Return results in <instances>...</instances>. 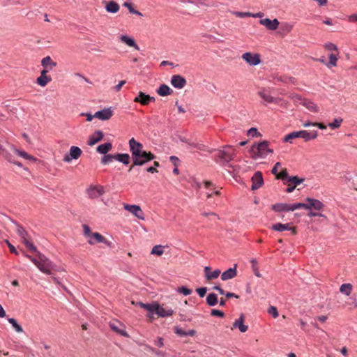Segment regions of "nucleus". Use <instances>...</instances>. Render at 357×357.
Masks as SVG:
<instances>
[{
	"label": "nucleus",
	"instance_id": "f257e3e1",
	"mask_svg": "<svg viewBox=\"0 0 357 357\" xmlns=\"http://www.w3.org/2000/svg\"><path fill=\"white\" fill-rule=\"evenodd\" d=\"M129 148L132 160V165L130 167L129 171L132 170L133 166H142L156 158L150 151H144L142 144L136 141L133 137L129 140Z\"/></svg>",
	"mask_w": 357,
	"mask_h": 357
},
{
	"label": "nucleus",
	"instance_id": "f03ea898",
	"mask_svg": "<svg viewBox=\"0 0 357 357\" xmlns=\"http://www.w3.org/2000/svg\"><path fill=\"white\" fill-rule=\"evenodd\" d=\"M27 257L43 273L50 275L56 269V265L44 255L39 254L38 259L29 255Z\"/></svg>",
	"mask_w": 357,
	"mask_h": 357
},
{
	"label": "nucleus",
	"instance_id": "7ed1b4c3",
	"mask_svg": "<svg viewBox=\"0 0 357 357\" xmlns=\"http://www.w3.org/2000/svg\"><path fill=\"white\" fill-rule=\"evenodd\" d=\"M317 130H299L294 131L287 135L284 138V142L292 143L291 140L296 138H303L305 141H310L317 137Z\"/></svg>",
	"mask_w": 357,
	"mask_h": 357
},
{
	"label": "nucleus",
	"instance_id": "20e7f679",
	"mask_svg": "<svg viewBox=\"0 0 357 357\" xmlns=\"http://www.w3.org/2000/svg\"><path fill=\"white\" fill-rule=\"evenodd\" d=\"M252 151L255 158H264L267 156L268 153H273V151L268 148V142L267 141H263L257 146L253 145Z\"/></svg>",
	"mask_w": 357,
	"mask_h": 357
},
{
	"label": "nucleus",
	"instance_id": "39448f33",
	"mask_svg": "<svg viewBox=\"0 0 357 357\" xmlns=\"http://www.w3.org/2000/svg\"><path fill=\"white\" fill-rule=\"evenodd\" d=\"M301 206H303L299 204V203H294V204L278 203V204H273L272 206V209L275 212H288V211H294L296 209H299V208H301Z\"/></svg>",
	"mask_w": 357,
	"mask_h": 357
},
{
	"label": "nucleus",
	"instance_id": "423d86ee",
	"mask_svg": "<svg viewBox=\"0 0 357 357\" xmlns=\"http://www.w3.org/2000/svg\"><path fill=\"white\" fill-rule=\"evenodd\" d=\"M294 99L296 102H298L300 104L305 107L309 111L314 113L319 112V107L312 100L307 98H303L298 95L294 96Z\"/></svg>",
	"mask_w": 357,
	"mask_h": 357
},
{
	"label": "nucleus",
	"instance_id": "0eeeda50",
	"mask_svg": "<svg viewBox=\"0 0 357 357\" xmlns=\"http://www.w3.org/2000/svg\"><path fill=\"white\" fill-rule=\"evenodd\" d=\"M235 156V150L231 146H225L222 150L219 151L218 157L225 162H229Z\"/></svg>",
	"mask_w": 357,
	"mask_h": 357
},
{
	"label": "nucleus",
	"instance_id": "6e6552de",
	"mask_svg": "<svg viewBox=\"0 0 357 357\" xmlns=\"http://www.w3.org/2000/svg\"><path fill=\"white\" fill-rule=\"evenodd\" d=\"M307 204L305 203H299V204L303 205V206H301V208H305L307 210H310L311 208H314V210L321 211L323 209L324 205V204L318 199H315L313 198H307L306 199Z\"/></svg>",
	"mask_w": 357,
	"mask_h": 357
},
{
	"label": "nucleus",
	"instance_id": "1a4fd4ad",
	"mask_svg": "<svg viewBox=\"0 0 357 357\" xmlns=\"http://www.w3.org/2000/svg\"><path fill=\"white\" fill-rule=\"evenodd\" d=\"M86 191L90 199H96L105 193L104 187L102 185H91Z\"/></svg>",
	"mask_w": 357,
	"mask_h": 357
},
{
	"label": "nucleus",
	"instance_id": "9d476101",
	"mask_svg": "<svg viewBox=\"0 0 357 357\" xmlns=\"http://www.w3.org/2000/svg\"><path fill=\"white\" fill-rule=\"evenodd\" d=\"M123 208L138 219L144 220V213L139 206L126 204Z\"/></svg>",
	"mask_w": 357,
	"mask_h": 357
},
{
	"label": "nucleus",
	"instance_id": "9b49d317",
	"mask_svg": "<svg viewBox=\"0 0 357 357\" xmlns=\"http://www.w3.org/2000/svg\"><path fill=\"white\" fill-rule=\"evenodd\" d=\"M82 153V151L80 148L72 146L70 149L69 153L64 155L63 160L66 162H70L72 160H77L81 156Z\"/></svg>",
	"mask_w": 357,
	"mask_h": 357
},
{
	"label": "nucleus",
	"instance_id": "f8f14e48",
	"mask_svg": "<svg viewBox=\"0 0 357 357\" xmlns=\"http://www.w3.org/2000/svg\"><path fill=\"white\" fill-rule=\"evenodd\" d=\"M109 326L113 331L121 336L126 337L129 336L128 333L125 330V326L122 323L115 320L110 321Z\"/></svg>",
	"mask_w": 357,
	"mask_h": 357
},
{
	"label": "nucleus",
	"instance_id": "ddd939ff",
	"mask_svg": "<svg viewBox=\"0 0 357 357\" xmlns=\"http://www.w3.org/2000/svg\"><path fill=\"white\" fill-rule=\"evenodd\" d=\"M242 59L250 66H257L261 63V59L258 54L245 52L242 55Z\"/></svg>",
	"mask_w": 357,
	"mask_h": 357
},
{
	"label": "nucleus",
	"instance_id": "4468645a",
	"mask_svg": "<svg viewBox=\"0 0 357 357\" xmlns=\"http://www.w3.org/2000/svg\"><path fill=\"white\" fill-rule=\"evenodd\" d=\"M252 190H257L264 184L263 176L261 172H256L252 177Z\"/></svg>",
	"mask_w": 357,
	"mask_h": 357
},
{
	"label": "nucleus",
	"instance_id": "2eb2a0df",
	"mask_svg": "<svg viewBox=\"0 0 357 357\" xmlns=\"http://www.w3.org/2000/svg\"><path fill=\"white\" fill-rule=\"evenodd\" d=\"M154 97L150 96L149 95L145 94L140 91L139 94L135 98L134 102H139L143 105H147L150 102L154 101Z\"/></svg>",
	"mask_w": 357,
	"mask_h": 357
},
{
	"label": "nucleus",
	"instance_id": "dca6fc26",
	"mask_svg": "<svg viewBox=\"0 0 357 357\" xmlns=\"http://www.w3.org/2000/svg\"><path fill=\"white\" fill-rule=\"evenodd\" d=\"M260 24L266 26L268 30H276L279 25V21L277 19L270 20L268 18L259 20Z\"/></svg>",
	"mask_w": 357,
	"mask_h": 357
},
{
	"label": "nucleus",
	"instance_id": "f3484780",
	"mask_svg": "<svg viewBox=\"0 0 357 357\" xmlns=\"http://www.w3.org/2000/svg\"><path fill=\"white\" fill-rule=\"evenodd\" d=\"M172 85L176 89H183L186 84L185 79L179 75H175L172 77Z\"/></svg>",
	"mask_w": 357,
	"mask_h": 357
},
{
	"label": "nucleus",
	"instance_id": "a211bd4d",
	"mask_svg": "<svg viewBox=\"0 0 357 357\" xmlns=\"http://www.w3.org/2000/svg\"><path fill=\"white\" fill-rule=\"evenodd\" d=\"M113 115V111L110 107L98 111L95 113V117L102 121L109 120Z\"/></svg>",
	"mask_w": 357,
	"mask_h": 357
},
{
	"label": "nucleus",
	"instance_id": "6ab92c4d",
	"mask_svg": "<svg viewBox=\"0 0 357 357\" xmlns=\"http://www.w3.org/2000/svg\"><path fill=\"white\" fill-rule=\"evenodd\" d=\"M56 62L54 61L50 56L44 57L41 61V66L43 67V70H47V73L56 67Z\"/></svg>",
	"mask_w": 357,
	"mask_h": 357
},
{
	"label": "nucleus",
	"instance_id": "aec40b11",
	"mask_svg": "<svg viewBox=\"0 0 357 357\" xmlns=\"http://www.w3.org/2000/svg\"><path fill=\"white\" fill-rule=\"evenodd\" d=\"M271 229L273 230L277 231H284L286 230L291 231V234L293 235H295L296 234V231L295 228L291 227L289 223L287 224H282V223H276L272 225Z\"/></svg>",
	"mask_w": 357,
	"mask_h": 357
},
{
	"label": "nucleus",
	"instance_id": "412c9836",
	"mask_svg": "<svg viewBox=\"0 0 357 357\" xmlns=\"http://www.w3.org/2000/svg\"><path fill=\"white\" fill-rule=\"evenodd\" d=\"M52 81L50 75H47V70H41L40 75L36 79V84L40 86H45Z\"/></svg>",
	"mask_w": 357,
	"mask_h": 357
},
{
	"label": "nucleus",
	"instance_id": "4be33fe9",
	"mask_svg": "<svg viewBox=\"0 0 357 357\" xmlns=\"http://www.w3.org/2000/svg\"><path fill=\"white\" fill-rule=\"evenodd\" d=\"M104 137L103 132L100 130L95 131L91 135L89 136L88 144L93 146L98 142L101 141Z\"/></svg>",
	"mask_w": 357,
	"mask_h": 357
},
{
	"label": "nucleus",
	"instance_id": "5701e85b",
	"mask_svg": "<svg viewBox=\"0 0 357 357\" xmlns=\"http://www.w3.org/2000/svg\"><path fill=\"white\" fill-rule=\"evenodd\" d=\"M204 271L206 279L207 280H211L213 279H216L219 277V275L221 273V271L219 269H215L212 271L209 266L204 267Z\"/></svg>",
	"mask_w": 357,
	"mask_h": 357
},
{
	"label": "nucleus",
	"instance_id": "b1692460",
	"mask_svg": "<svg viewBox=\"0 0 357 357\" xmlns=\"http://www.w3.org/2000/svg\"><path fill=\"white\" fill-rule=\"evenodd\" d=\"M245 317L243 314H241L240 317L235 320L233 323V327L237 328L241 333H245L248 331V326L244 324Z\"/></svg>",
	"mask_w": 357,
	"mask_h": 357
},
{
	"label": "nucleus",
	"instance_id": "393cba45",
	"mask_svg": "<svg viewBox=\"0 0 357 357\" xmlns=\"http://www.w3.org/2000/svg\"><path fill=\"white\" fill-rule=\"evenodd\" d=\"M204 184L206 188L209 189V190L206 192V196L208 198L211 197L213 195H220V190H216V188L214 187V185L211 181H205Z\"/></svg>",
	"mask_w": 357,
	"mask_h": 357
},
{
	"label": "nucleus",
	"instance_id": "a878e982",
	"mask_svg": "<svg viewBox=\"0 0 357 357\" xmlns=\"http://www.w3.org/2000/svg\"><path fill=\"white\" fill-rule=\"evenodd\" d=\"M174 313V311L171 308L165 309L162 306L160 305L158 303L157 308H156V312L155 314L160 317H166L172 316Z\"/></svg>",
	"mask_w": 357,
	"mask_h": 357
},
{
	"label": "nucleus",
	"instance_id": "bb28decb",
	"mask_svg": "<svg viewBox=\"0 0 357 357\" xmlns=\"http://www.w3.org/2000/svg\"><path fill=\"white\" fill-rule=\"evenodd\" d=\"M237 274L236 265L233 268H229L221 274V279L224 281L234 278Z\"/></svg>",
	"mask_w": 357,
	"mask_h": 357
},
{
	"label": "nucleus",
	"instance_id": "cd10ccee",
	"mask_svg": "<svg viewBox=\"0 0 357 357\" xmlns=\"http://www.w3.org/2000/svg\"><path fill=\"white\" fill-rule=\"evenodd\" d=\"M181 141L185 142L190 147L195 149L197 151H207L208 148L203 144L194 142L192 141L181 139Z\"/></svg>",
	"mask_w": 357,
	"mask_h": 357
},
{
	"label": "nucleus",
	"instance_id": "c85d7f7f",
	"mask_svg": "<svg viewBox=\"0 0 357 357\" xmlns=\"http://www.w3.org/2000/svg\"><path fill=\"white\" fill-rule=\"evenodd\" d=\"M119 38L122 43H124L128 46L132 47L137 50H139V47L135 43V40L132 38H131L127 35H121Z\"/></svg>",
	"mask_w": 357,
	"mask_h": 357
},
{
	"label": "nucleus",
	"instance_id": "c756f323",
	"mask_svg": "<svg viewBox=\"0 0 357 357\" xmlns=\"http://www.w3.org/2000/svg\"><path fill=\"white\" fill-rule=\"evenodd\" d=\"M258 95L266 102L271 103L274 102V98L268 89H262L258 92Z\"/></svg>",
	"mask_w": 357,
	"mask_h": 357
},
{
	"label": "nucleus",
	"instance_id": "7c9ffc66",
	"mask_svg": "<svg viewBox=\"0 0 357 357\" xmlns=\"http://www.w3.org/2000/svg\"><path fill=\"white\" fill-rule=\"evenodd\" d=\"M120 9L119 5L114 1L107 2L105 10L110 13H116Z\"/></svg>",
	"mask_w": 357,
	"mask_h": 357
},
{
	"label": "nucleus",
	"instance_id": "2f4dec72",
	"mask_svg": "<svg viewBox=\"0 0 357 357\" xmlns=\"http://www.w3.org/2000/svg\"><path fill=\"white\" fill-rule=\"evenodd\" d=\"M157 305H158L157 303L146 304V305L144 306V310L148 311L147 317L149 318L152 319L153 317V314H155V312H156Z\"/></svg>",
	"mask_w": 357,
	"mask_h": 357
},
{
	"label": "nucleus",
	"instance_id": "473e14b6",
	"mask_svg": "<svg viewBox=\"0 0 357 357\" xmlns=\"http://www.w3.org/2000/svg\"><path fill=\"white\" fill-rule=\"evenodd\" d=\"M91 238H93L95 240V241H93L92 239H90L89 241V243L91 245H93V244H95V243H106L107 242V240L105 239V238L98 232L92 233Z\"/></svg>",
	"mask_w": 357,
	"mask_h": 357
},
{
	"label": "nucleus",
	"instance_id": "72a5a7b5",
	"mask_svg": "<svg viewBox=\"0 0 357 357\" xmlns=\"http://www.w3.org/2000/svg\"><path fill=\"white\" fill-rule=\"evenodd\" d=\"M130 155L128 153H117L114 155V160L122 162L124 165L130 163Z\"/></svg>",
	"mask_w": 357,
	"mask_h": 357
},
{
	"label": "nucleus",
	"instance_id": "f704fd0d",
	"mask_svg": "<svg viewBox=\"0 0 357 357\" xmlns=\"http://www.w3.org/2000/svg\"><path fill=\"white\" fill-rule=\"evenodd\" d=\"M112 148V144L110 142H107L102 144L99 145L96 151L97 152L101 153V154H106L107 152H109Z\"/></svg>",
	"mask_w": 357,
	"mask_h": 357
},
{
	"label": "nucleus",
	"instance_id": "c9c22d12",
	"mask_svg": "<svg viewBox=\"0 0 357 357\" xmlns=\"http://www.w3.org/2000/svg\"><path fill=\"white\" fill-rule=\"evenodd\" d=\"M158 93L161 96H166L172 92V90L166 84H161L157 90Z\"/></svg>",
	"mask_w": 357,
	"mask_h": 357
},
{
	"label": "nucleus",
	"instance_id": "e433bc0d",
	"mask_svg": "<svg viewBox=\"0 0 357 357\" xmlns=\"http://www.w3.org/2000/svg\"><path fill=\"white\" fill-rule=\"evenodd\" d=\"M218 296L214 293H211L207 296L206 303L209 306H215L218 303Z\"/></svg>",
	"mask_w": 357,
	"mask_h": 357
},
{
	"label": "nucleus",
	"instance_id": "4c0bfd02",
	"mask_svg": "<svg viewBox=\"0 0 357 357\" xmlns=\"http://www.w3.org/2000/svg\"><path fill=\"white\" fill-rule=\"evenodd\" d=\"M13 223L15 225L17 233V234L20 236V237L21 238H24V237H27L28 236V233L24 229L23 227H22L20 225H19L15 221H13Z\"/></svg>",
	"mask_w": 357,
	"mask_h": 357
},
{
	"label": "nucleus",
	"instance_id": "58836bf2",
	"mask_svg": "<svg viewBox=\"0 0 357 357\" xmlns=\"http://www.w3.org/2000/svg\"><path fill=\"white\" fill-rule=\"evenodd\" d=\"M352 291V285L349 283L342 284L340 286V291L347 296H349Z\"/></svg>",
	"mask_w": 357,
	"mask_h": 357
},
{
	"label": "nucleus",
	"instance_id": "ea45409f",
	"mask_svg": "<svg viewBox=\"0 0 357 357\" xmlns=\"http://www.w3.org/2000/svg\"><path fill=\"white\" fill-rule=\"evenodd\" d=\"M304 181V178H299L297 176H291L289 178H288V183H290L293 185H295L296 187L297 185L301 184Z\"/></svg>",
	"mask_w": 357,
	"mask_h": 357
},
{
	"label": "nucleus",
	"instance_id": "a19ab883",
	"mask_svg": "<svg viewBox=\"0 0 357 357\" xmlns=\"http://www.w3.org/2000/svg\"><path fill=\"white\" fill-rule=\"evenodd\" d=\"M290 176H289L286 169H282L280 173L276 175V178L278 179H281L283 181L284 184H287L288 178H289Z\"/></svg>",
	"mask_w": 357,
	"mask_h": 357
},
{
	"label": "nucleus",
	"instance_id": "79ce46f5",
	"mask_svg": "<svg viewBox=\"0 0 357 357\" xmlns=\"http://www.w3.org/2000/svg\"><path fill=\"white\" fill-rule=\"evenodd\" d=\"M8 321L12 325L13 328L17 333H22L23 328L17 322L16 319L14 318H8Z\"/></svg>",
	"mask_w": 357,
	"mask_h": 357
},
{
	"label": "nucleus",
	"instance_id": "37998d69",
	"mask_svg": "<svg viewBox=\"0 0 357 357\" xmlns=\"http://www.w3.org/2000/svg\"><path fill=\"white\" fill-rule=\"evenodd\" d=\"M22 243L26 245V247L32 252H36V247L32 243V242L29 239V236L27 237H24V238H22Z\"/></svg>",
	"mask_w": 357,
	"mask_h": 357
},
{
	"label": "nucleus",
	"instance_id": "c03bdc74",
	"mask_svg": "<svg viewBox=\"0 0 357 357\" xmlns=\"http://www.w3.org/2000/svg\"><path fill=\"white\" fill-rule=\"evenodd\" d=\"M337 55L334 54H331L329 55V61L326 63V66L328 68H332L337 66Z\"/></svg>",
	"mask_w": 357,
	"mask_h": 357
},
{
	"label": "nucleus",
	"instance_id": "a18cd8bd",
	"mask_svg": "<svg viewBox=\"0 0 357 357\" xmlns=\"http://www.w3.org/2000/svg\"><path fill=\"white\" fill-rule=\"evenodd\" d=\"M164 253V247L161 245H157L153 246L151 250V254L161 256Z\"/></svg>",
	"mask_w": 357,
	"mask_h": 357
},
{
	"label": "nucleus",
	"instance_id": "49530a36",
	"mask_svg": "<svg viewBox=\"0 0 357 357\" xmlns=\"http://www.w3.org/2000/svg\"><path fill=\"white\" fill-rule=\"evenodd\" d=\"M343 121V119L340 117L336 118L334 119V121L331 123H328V126L331 129H336L340 127Z\"/></svg>",
	"mask_w": 357,
	"mask_h": 357
},
{
	"label": "nucleus",
	"instance_id": "de8ad7c7",
	"mask_svg": "<svg viewBox=\"0 0 357 357\" xmlns=\"http://www.w3.org/2000/svg\"><path fill=\"white\" fill-rule=\"evenodd\" d=\"M176 291L179 294H183L184 296L190 295L192 292V289L185 287L181 286L177 288Z\"/></svg>",
	"mask_w": 357,
	"mask_h": 357
},
{
	"label": "nucleus",
	"instance_id": "09e8293b",
	"mask_svg": "<svg viewBox=\"0 0 357 357\" xmlns=\"http://www.w3.org/2000/svg\"><path fill=\"white\" fill-rule=\"evenodd\" d=\"M0 155L3 156L9 162H13L11 160V155L5 150L3 146L0 144Z\"/></svg>",
	"mask_w": 357,
	"mask_h": 357
},
{
	"label": "nucleus",
	"instance_id": "8fccbe9b",
	"mask_svg": "<svg viewBox=\"0 0 357 357\" xmlns=\"http://www.w3.org/2000/svg\"><path fill=\"white\" fill-rule=\"evenodd\" d=\"M113 160H114V155H111V154L105 155L101 159V162L103 165H107V164L111 162Z\"/></svg>",
	"mask_w": 357,
	"mask_h": 357
},
{
	"label": "nucleus",
	"instance_id": "3c124183",
	"mask_svg": "<svg viewBox=\"0 0 357 357\" xmlns=\"http://www.w3.org/2000/svg\"><path fill=\"white\" fill-rule=\"evenodd\" d=\"M16 153L21 157L27 159V160H34V158L30 155H29L26 152L20 150H15Z\"/></svg>",
	"mask_w": 357,
	"mask_h": 357
},
{
	"label": "nucleus",
	"instance_id": "603ef678",
	"mask_svg": "<svg viewBox=\"0 0 357 357\" xmlns=\"http://www.w3.org/2000/svg\"><path fill=\"white\" fill-rule=\"evenodd\" d=\"M268 312L272 315L274 318H277L279 316L277 308L274 306H271L268 309Z\"/></svg>",
	"mask_w": 357,
	"mask_h": 357
},
{
	"label": "nucleus",
	"instance_id": "864d4df0",
	"mask_svg": "<svg viewBox=\"0 0 357 357\" xmlns=\"http://www.w3.org/2000/svg\"><path fill=\"white\" fill-rule=\"evenodd\" d=\"M325 48L328 51H337V47L336 45L332 43H328L324 45Z\"/></svg>",
	"mask_w": 357,
	"mask_h": 357
},
{
	"label": "nucleus",
	"instance_id": "5fc2aeb1",
	"mask_svg": "<svg viewBox=\"0 0 357 357\" xmlns=\"http://www.w3.org/2000/svg\"><path fill=\"white\" fill-rule=\"evenodd\" d=\"M211 314L212 316H217L220 317H223L225 316V313L222 311L216 309H213L211 312Z\"/></svg>",
	"mask_w": 357,
	"mask_h": 357
},
{
	"label": "nucleus",
	"instance_id": "6e6d98bb",
	"mask_svg": "<svg viewBox=\"0 0 357 357\" xmlns=\"http://www.w3.org/2000/svg\"><path fill=\"white\" fill-rule=\"evenodd\" d=\"M196 291H197V294H199V296L200 297L203 298L206 294L207 288L206 287H199V288H197Z\"/></svg>",
	"mask_w": 357,
	"mask_h": 357
},
{
	"label": "nucleus",
	"instance_id": "4d7b16f0",
	"mask_svg": "<svg viewBox=\"0 0 357 357\" xmlns=\"http://www.w3.org/2000/svg\"><path fill=\"white\" fill-rule=\"evenodd\" d=\"M174 331H175V333H176L179 336H181V337L185 336L186 331L181 328L176 327L174 328Z\"/></svg>",
	"mask_w": 357,
	"mask_h": 357
},
{
	"label": "nucleus",
	"instance_id": "13d9d810",
	"mask_svg": "<svg viewBox=\"0 0 357 357\" xmlns=\"http://www.w3.org/2000/svg\"><path fill=\"white\" fill-rule=\"evenodd\" d=\"M235 15L239 17H251V13L249 12H236Z\"/></svg>",
	"mask_w": 357,
	"mask_h": 357
},
{
	"label": "nucleus",
	"instance_id": "bf43d9fd",
	"mask_svg": "<svg viewBox=\"0 0 357 357\" xmlns=\"http://www.w3.org/2000/svg\"><path fill=\"white\" fill-rule=\"evenodd\" d=\"M83 229H84V234L85 236H91V232L90 227L86 225H83Z\"/></svg>",
	"mask_w": 357,
	"mask_h": 357
},
{
	"label": "nucleus",
	"instance_id": "052dcab7",
	"mask_svg": "<svg viewBox=\"0 0 357 357\" xmlns=\"http://www.w3.org/2000/svg\"><path fill=\"white\" fill-rule=\"evenodd\" d=\"M6 244L8 245V248H9V250H10V252L11 253H14L15 255H18V252L17 251V250L15 249V248L9 242L8 240H6Z\"/></svg>",
	"mask_w": 357,
	"mask_h": 357
},
{
	"label": "nucleus",
	"instance_id": "680f3d73",
	"mask_svg": "<svg viewBox=\"0 0 357 357\" xmlns=\"http://www.w3.org/2000/svg\"><path fill=\"white\" fill-rule=\"evenodd\" d=\"M281 163L280 162H278L275 164L273 168L272 169V174H275V176L278 174V168L280 167Z\"/></svg>",
	"mask_w": 357,
	"mask_h": 357
},
{
	"label": "nucleus",
	"instance_id": "e2e57ef3",
	"mask_svg": "<svg viewBox=\"0 0 357 357\" xmlns=\"http://www.w3.org/2000/svg\"><path fill=\"white\" fill-rule=\"evenodd\" d=\"M348 21L351 23L357 22V13H354L348 17Z\"/></svg>",
	"mask_w": 357,
	"mask_h": 357
},
{
	"label": "nucleus",
	"instance_id": "0e129e2a",
	"mask_svg": "<svg viewBox=\"0 0 357 357\" xmlns=\"http://www.w3.org/2000/svg\"><path fill=\"white\" fill-rule=\"evenodd\" d=\"M248 135H251L252 137L257 136V135H259V133L257 131V128H252L248 130Z\"/></svg>",
	"mask_w": 357,
	"mask_h": 357
},
{
	"label": "nucleus",
	"instance_id": "69168bd1",
	"mask_svg": "<svg viewBox=\"0 0 357 357\" xmlns=\"http://www.w3.org/2000/svg\"><path fill=\"white\" fill-rule=\"evenodd\" d=\"M123 6L126 8H127L130 13H132L134 10V8L132 6V4L129 2H124Z\"/></svg>",
	"mask_w": 357,
	"mask_h": 357
},
{
	"label": "nucleus",
	"instance_id": "338daca9",
	"mask_svg": "<svg viewBox=\"0 0 357 357\" xmlns=\"http://www.w3.org/2000/svg\"><path fill=\"white\" fill-rule=\"evenodd\" d=\"M125 80H121L119 83L114 86V89L116 91H119L121 89V87L126 84Z\"/></svg>",
	"mask_w": 357,
	"mask_h": 357
},
{
	"label": "nucleus",
	"instance_id": "774afa93",
	"mask_svg": "<svg viewBox=\"0 0 357 357\" xmlns=\"http://www.w3.org/2000/svg\"><path fill=\"white\" fill-rule=\"evenodd\" d=\"M155 344L158 347H163V339L162 337H158L157 340H155Z\"/></svg>",
	"mask_w": 357,
	"mask_h": 357
}]
</instances>
